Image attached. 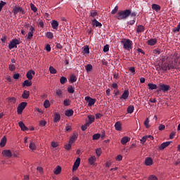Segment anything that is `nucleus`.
I'll list each match as a JSON object with an SVG mask.
<instances>
[{
  "mask_svg": "<svg viewBox=\"0 0 180 180\" xmlns=\"http://www.w3.org/2000/svg\"><path fill=\"white\" fill-rule=\"evenodd\" d=\"M131 13V11L130 10H124V11H121L118 12L116 15L117 19L118 20H122V19H126V18H129Z\"/></svg>",
  "mask_w": 180,
  "mask_h": 180,
  "instance_id": "nucleus-1",
  "label": "nucleus"
},
{
  "mask_svg": "<svg viewBox=\"0 0 180 180\" xmlns=\"http://www.w3.org/2000/svg\"><path fill=\"white\" fill-rule=\"evenodd\" d=\"M121 43L123 45V48L125 49V50H130L131 49V46H133V41L127 39H122Z\"/></svg>",
  "mask_w": 180,
  "mask_h": 180,
  "instance_id": "nucleus-2",
  "label": "nucleus"
},
{
  "mask_svg": "<svg viewBox=\"0 0 180 180\" xmlns=\"http://www.w3.org/2000/svg\"><path fill=\"white\" fill-rule=\"evenodd\" d=\"M171 87L169 86V85L164 84L162 83H160L159 86H158V89L157 90V92H160V91H162V92H168V90Z\"/></svg>",
  "mask_w": 180,
  "mask_h": 180,
  "instance_id": "nucleus-3",
  "label": "nucleus"
},
{
  "mask_svg": "<svg viewBox=\"0 0 180 180\" xmlns=\"http://www.w3.org/2000/svg\"><path fill=\"white\" fill-rule=\"evenodd\" d=\"M27 106V103L26 102H22L20 103L17 108V112L18 115H22L23 112V110H25V108Z\"/></svg>",
  "mask_w": 180,
  "mask_h": 180,
  "instance_id": "nucleus-4",
  "label": "nucleus"
},
{
  "mask_svg": "<svg viewBox=\"0 0 180 180\" xmlns=\"http://www.w3.org/2000/svg\"><path fill=\"white\" fill-rule=\"evenodd\" d=\"M19 40L18 39H13L8 44V49L12 50V49H18V44H20Z\"/></svg>",
  "mask_w": 180,
  "mask_h": 180,
  "instance_id": "nucleus-5",
  "label": "nucleus"
},
{
  "mask_svg": "<svg viewBox=\"0 0 180 180\" xmlns=\"http://www.w3.org/2000/svg\"><path fill=\"white\" fill-rule=\"evenodd\" d=\"M20 13L22 15H25V10H23V8H22V7H19V6H15L14 8L13 9V13H14V15H18V13Z\"/></svg>",
  "mask_w": 180,
  "mask_h": 180,
  "instance_id": "nucleus-6",
  "label": "nucleus"
},
{
  "mask_svg": "<svg viewBox=\"0 0 180 180\" xmlns=\"http://www.w3.org/2000/svg\"><path fill=\"white\" fill-rule=\"evenodd\" d=\"M84 99L87 101L88 106L89 107L94 106V105H95V103L96 102V99L92 98L90 96H86Z\"/></svg>",
  "mask_w": 180,
  "mask_h": 180,
  "instance_id": "nucleus-7",
  "label": "nucleus"
},
{
  "mask_svg": "<svg viewBox=\"0 0 180 180\" xmlns=\"http://www.w3.org/2000/svg\"><path fill=\"white\" fill-rule=\"evenodd\" d=\"M81 164V158H77L73 165L72 167V171H77L78 169V167H79V165Z\"/></svg>",
  "mask_w": 180,
  "mask_h": 180,
  "instance_id": "nucleus-8",
  "label": "nucleus"
},
{
  "mask_svg": "<svg viewBox=\"0 0 180 180\" xmlns=\"http://www.w3.org/2000/svg\"><path fill=\"white\" fill-rule=\"evenodd\" d=\"M2 155L6 158H11L12 157V151L11 150H4L2 151Z\"/></svg>",
  "mask_w": 180,
  "mask_h": 180,
  "instance_id": "nucleus-9",
  "label": "nucleus"
},
{
  "mask_svg": "<svg viewBox=\"0 0 180 180\" xmlns=\"http://www.w3.org/2000/svg\"><path fill=\"white\" fill-rule=\"evenodd\" d=\"M167 64H168L167 65L168 70H174V68H176V69L179 68V66H178L176 64L174 65V61L167 62Z\"/></svg>",
  "mask_w": 180,
  "mask_h": 180,
  "instance_id": "nucleus-10",
  "label": "nucleus"
},
{
  "mask_svg": "<svg viewBox=\"0 0 180 180\" xmlns=\"http://www.w3.org/2000/svg\"><path fill=\"white\" fill-rule=\"evenodd\" d=\"M34 74H36V72L32 70H29L26 74L27 79H29V81H32V79H33V75H34Z\"/></svg>",
  "mask_w": 180,
  "mask_h": 180,
  "instance_id": "nucleus-11",
  "label": "nucleus"
},
{
  "mask_svg": "<svg viewBox=\"0 0 180 180\" xmlns=\"http://www.w3.org/2000/svg\"><path fill=\"white\" fill-rule=\"evenodd\" d=\"M127 98H129V90H125L121 97H120V99L126 102V101H127Z\"/></svg>",
  "mask_w": 180,
  "mask_h": 180,
  "instance_id": "nucleus-12",
  "label": "nucleus"
},
{
  "mask_svg": "<svg viewBox=\"0 0 180 180\" xmlns=\"http://www.w3.org/2000/svg\"><path fill=\"white\" fill-rule=\"evenodd\" d=\"M30 32H28V35H27V40H32V37H33V34L34 33V27L31 26L30 28Z\"/></svg>",
  "mask_w": 180,
  "mask_h": 180,
  "instance_id": "nucleus-13",
  "label": "nucleus"
},
{
  "mask_svg": "<svg viewBox=\"0 0 180 180\" xmlns=\"http://www.w3.org/2000/svg\"><path fill=\"white\" fill-rule=\"evenodd\" d=\"M159 70H162V71H167L168 70V63H161L158 64Z\"/></svg>",
  "mask_w": 180,
  "mask_h": 180,
  "instance_id": "nucleus-14",
  "label": "nucleus"
},
{
  "mask_svg": "<svg viewBox=\"0 0 180 180\" xmlns=\"http://www.w3.org/2000/svg\"><path fill=\"white\" fill-rule=\"evenodd\" d=\"M172 143V141H167L162 143L160 146H159V150H164L168 147Z\"/></svg>",
  "mask_w": 180,
  "mask_h": 180,
  "instance_id": "nucleus-15",
  "label": "nucleus"
},
{
  "mask_svg": "<svg viewBox=\"0 0 180 180\" xmlns=\"http://www.w3.org/2000/svg\"><path fill=\"white\" fill-rule=\"evenodd\" d=\"M88 162L89 165H95V162H96V157L91 156L88 159Z\"/></svg>",
  "mask_w": 180,
  "mask_h": 180,
  "instance_id": "nucleus-16",
  "label": "nucleus"
},
{
  "mask_svg": "<svg viewBox=\"0 0 180 180\" xmlns=\"http://www.w3.org/2000/svg\"><path fill=\"white\" fill-rule=\"evenodd\" d=\"M88 119L89 122H87L86 124L91 126V124L95 122V116L91 115H88Z\"/></svg>",
  "mask_w": 180,
  "mask_h": 180,
  "instance_id": "nucleus-17",
  "label": "nucleus"
},
{
  "mask_svg": "<svg viewBox=\"0 0 180 180\" xmlns=\"http://www.w3.org/2000/svg\"><path fill=\"white\" fill-rule=\"evenodd\" d=\"M92 25L93 26H96V27H102V23L99 22L96 19L92 20Z\"/></svg>",
  "mask_w": 180,
  "mask_h": 180,
  "instance_id": "nucleus-18",
  "label": "nucleus"
},
{
  "mask_svg": "<svg viewBox=\"0 0 180 180\" xmlns=\"http://www.w3.org/2000/svg\"><path fill=\"white\" fill-rule=\"evenodd\" d=\"M18 124H19V127H20L21 130H22V131H27V130H29V128H27L26 127V125H25L23 122H20L18 123Z\"/></svg>",
  "mask_w": 180,
  "mask_h": 180,
  "instance_id": "nucleus-19",
  "label": "nucleus"
},
{
  "mask_svg": "<svg viewBox=\"0 0 180 180\" xmlns=\"http://www.w3.org/2000/svg\"><path fill=\"white\" fill-rule=\"evenodd\" d=\"M30 96V93L27 90H25L22 94V99H28Z\"/></svg>",
  "mask_w": 180,
  "mask_h": 180,
  "instance_id": "nucleus-20",
  "label": "nucleus"
},
{
  "mask_svg": "<svg viewBox=\"0 0 180 180\" xmlns=\"http://www.w3.org/2000/svg\"><path fill=\"white\" fill-rule=\"evenodd\" d=\"M78 139V135L74 134L70 139L69 143H74L75 141H77V139Z\"/></svg>",
  "mask_w": 180,
  "mask_h": 180,
  "instance_id": "nucleus-21",
  "label": "nucleus"
},
{
  "mask_svg": "<svg viewBox=\"0 0 180 180\" xmlns=\"http://www.w3.org/2000/svg\"><path fill=\"white\" fill-rule=\"evenodd\" d=\"M51 26L53 29L57 30V29H58V22L56 20H53L51 22Z\"/></svg>",
  "mask_w": 180,
  "mask_h": 180,
  "instance_id": "nucleus-22",
  "label": "nucleus"
},
{
  "mask_svg": "<svg viewBox=\"0 0 180 180\" xmlns=\"http://www.w3.org/2000/svg\"><path fill=\"white\" fill-rule=\"evenodd\" d=\"M129 141H130V138H129L128 136H124L121 139V143L123 146H124L127 143H129Z\"/></svg>",
  "mask_w": 180,
  "mask_h": 180,
  "instance_id": "nucleus-23",
  "label": "nucleus"
},
{
  "mask_svg": "<svg viewBox=\"0 0 180 180\" xmlns=\"http://www.w3.org/2000/svg\"><path fill=\"white\" fill-rule=\"evenodd\" d=\"M152 9L156 12H160L161 11V6L158 4H153Z\"/></svg>",
  "mask_w": 180,
  "mask_h": 180,
  "instance_id": "nucleus-24",
  "label": "nucleus"
},
{
  "mask_svg": "<svg viewBox=\"0 0 180 180\" xmlns=\"http://www.w3.org/2000/svg\"><path fill=\"white\" fill-rule=\"evenodd\" d=\"M115 130H117V131H122V123L120 122H117L115 124Z\"/></svg>",
  "mask_w": 180,
  "mask_h": 180,
  "instance_id": "nucleus-25",
  "label": "nucleus"
},
{
  "mask_svg": "<svg viewBox=\"0 0 180 180\" xmlns=\"http://www.w3.org/2000/svg\"><path fill=\"white\" fill-rule=\"evenodd\" d=\"M148 46H155L157 44V39H150L148 41Z\"/></svg>",
  "mask_w": 180,
  "mask_h": 180,
  "instance_id": "nucleus-26",
  "label": "nucleus"
},
{
  "mask_svg": "<svg viewBox=\"0 0 180 180\" xmlns=\"http://www.w3.org/2000/svg\"><path fill=\"white\" fill-rule=\"evenodd\" d=\"M65 116H68V117H70L74 115V110L72 109L67 110L65 112Z\"/></svg>",
  "mask_w": 180,
  "mask_h": 180,
  "instance_id": "nucleus-27",
  "label": "nucleus"
},
{
  "mask_svg": "<svg viewBox=\"0 0 180 180\" xmlns=\"http://www.w3.org/2000/svg\"><path fill=\"white\" fill-rule=\"evenodd\" d=\"M145 28L143 25H138L136 27V33H143L144 32Z\"/></svg>",
  "mask_w": 180,
  "mask_h": 180,
  "instance_id": "nucleus-28",
  "label": "nucleus"
},
{
  "mask_svg": "<svg viewBox=\"0 0 180 180\" xmlns=\"http://www.w3.org/2000/svg\"><path fill=\"white\" fill-rule=\"evenodd\" d=\"M145 164L146 165H148V166L153 165V159L151 158H147L145 160Z\"/></svg>",
  "mask_w": 180,
  "mask_h": 180,
  "instance_id": "nucleus-29",
  "label": "nucleus"
},
{
  "mask_svg": "<svg viewBox=\"0 0 180 180\" xmlns=\"http://www.w3.org/2000/svg\"><path fill=\"white\" fill-rule=\"evenodd\" d=\"M148 89H150V91H153V89H157L158 87L157 86V84H154L153 83L148 84Z\"/></svg>",
  "mask_w": 180,
  "mask_h": 180,
  "instance_id": "nucleus-30",
  "label": "nucleus"
},
{
  "mask_svg": "<svg viewBox=\"0 0 180 180\" xmlns=\"http://www.w3.org/2000/svg\"><path fill=\"white\" fill-rule=\"evenodd\" d=\"M60 119H61V115H60V114L56 113L54 115L53 121H54L55 123H57V122H60Z\"/></svg>",
  "mask_w": 180,
  "mask_h": 180,
  "instance_id": "nucleus-31",
  "label": "nucleus"
},
{
  "mask_svg": "<svg viewBox=\"0 0 180 180\" xmlns=\"http://www.w3.org/2000/svg\"><path fill=\"white\" fill-rule=\"evenodd\" d=\"M7 101H8V103H12L13 105L16 103V98H15V97H8L7 98Z\"/></svg>",
  "mask_w": 180,
  "mask_h": 180,
  "instance_id": "nucleus-32",
  "label": "nucleus"
},
{
  "mask_svg": "<svg viewBox=\"0 0 180 180\" xmlns=\"http://www.w3.org/2000/svg\"><path fill=\"white\" fill-rule=\"evenodd\" d=\"M6 145V136H4L0 142V147H4Z\"/></svg>",
  "mask_w": 180,
  "mask_h": 180,
  "instance_id": "nucleus-33",
  "label": "nucleus"
},
{
  "mask_svg": "<svg viewBox=\"0 0 180 180\" xmlns=\"http://www.w3.org/2000/svg\"><path fill=\"white\" fill-rule=\"evenodd\" d=\"M54 174L55 175H59V174L61 173V167L58 166L55 169H54Z\"/></svg>",
  "mask_w": 180,
  "mask_h": 180,
  "instance_id": "nucleus-34",
  "label": "nucleus"
},
{
  "mask_svg": "<svg viewBox=\"0 0 180 180\" xmlns=\"http://www.w3.org/2000/svg\"><path fill=\"white\" fill-rule=\"evenodd\" d=\"M127 113H133L134 112V106L129 105L127 110Z\"/></svg>",
  "mask_w": 180,
  "mask_h": 180,
  "instance_id": "nucleus-35",
  "label": "nucleus"
},
{
  "mask_svg": "<svg viewBox=\"0 0 180 180\" xmlns=\"http://www.w3.org/2000/svg\"><path fill=\"white\" fill-rule=\"evenodd\" d=\"M92 65L91 64H88L87 65L85 66V70L86 71V72H91V71H92Z\"/></svg>",
  "mask_w": 180,
  "mask_h": 180,
  "instance_id": "nucleus-36",
  "label": "nucleus"
},
{
  "mask_svg": "<svg viewBox=\"0 0 180 180\" xmlns=\"http://www.w3.org/2000/svg\"><path fill=\"white\" fill-rule=\"evenodd\" d=\"M22 86H32V82L28 80H25L23 83H22Z\"/></svg>",
  "mask_w": 180,
  "mask_h": 180,
  "instance_id": "nucleus-37",
  "label": "nucleus"
},
{
  "mask_svg": "<svg viewBox=\"0 0 180 180\" xmlns=\"http://www.w3.org/2000/svg\"><path fill=\"white\" fill-rule=\"evenodd\" d=\"M29 148H30V150H36V144L34 143V142H33V141H30Z\"/></svg>",
  "mask_w": 180,
  "mask_h": 180,
  "instance_id": "nucleus-38",
  "label": "nucleus"
},
{
  "mask_svg": "<svg viewBox=\"0 0 180 180\" xmlns=\"http://www.w3.org/2000/svg\"><path fill=\"white\" fill-rule=\"evenodd\" d=\"M144 126L146 127V129H150V119H146L144 122Z\"/></svg>",
  "mask_w": 180,
  "mask_h": 180,
  "instance_id": "nucleus-39",
  "label": "nucleus"
},
{
  "mask_svg": "<svg viewBox=\"0 0 180 180\" xmlns=\"http://www.w3.org/2000/svg\"><path fill=\"white\" fill-rule=\"evenodd\" d=\"M44 106L45 109L50 108V101L49 100H45L44 102Z\"/></svg>",
  "mask_w": 180,
  "mask_h": 180,
  "instance_id": "nucleus-40",
  "label": "nucleus"
},
{
  "mask_svg": "<svg viewBox=\"0 0 180 180\" xmlns=\"http://www.w3.org/2000/svg\"><path fill=\"white\" fill-rule=\"evenodd\" d=\"M49 72L51 74H57V70H56L53 66L49 67Z\"/></svg>",
  "mask_w": 180,
  "mask_h": 180,
  "instance_id": "nucleus-41",
  "label": "nucleus"
},
{
  "mask_svg": "<svg viewBox=\"0 0 180 180\" xmlns=\"http://www.w3.org/2000/svg\"><path fill=\"white\" fill-rule=\"evenodd\" d=\"M68 92L69 94H74V92H75V89L74 87H72V86H69L68 88Z\"/></svg>",
  "mask_w": 180,
  "mask_h": 180,
  "instance_id": "nucleus-42",
  "label": "nucleus"
},
{
  "mask_svg": "<svg viewBox=\"0 0 180 180\" xmlns=\"http://www.w3.org/2000/svg\"><path fill=\"white\" fill-rule=\"evenodd\" d=\"M60 84H62V85H64V84H65V82H67V77H61L60 79Z\"/></svg>",
  "mask_w": 180,
  "mask_h": 180,
  "instance_id": "nucleus-43",
  "label": "nucleus"
},
{
  "mask_svg": "<svg viewBox=\"0 0 180 180\" xmlns=\"http://www.w3.org/2000/svg\"><path fill=\"white\" fill-rule=\"evenodd\" d=\"M70 104H71V101H70V99L64 100L63 101L64 106H70Z\"/></svg>",
  "mask_w": 180,
  "mask_h": 180,
  "instance_id": "nucleus-44",
  "label": "nucleus"
},
{
  "mask_svg": "<svg viewBox=\"0 0 180 180\" xmlns=\"http://www.w3.org/2000/svg\"><path fill=\"white\" fill-rule=\"evenodd\" d=\"M30 8L31 10L33 11V12H37V7H36V6H34V4H33L32 3L30 4Z\"/></svg>",
  "mask_w": 180,
  "mask_h": 180,
  "instance_id": "nucleus-45",
  "label": "nucleus"
},
{
  "mask_svg": "<svg viewBox=\"0 0 180 180\" xmlns=\"http://www.w3.org/2000/svg\"><path fill=\"white\" fill-rule=\"evenodd\" d=\"M96 154L97 157H101V155L102 154V150L101 148L96 149Z\"/></svg>",
  "mask_w": 180,
  "mask_h": 180,
  "instance_id": "nucleus-46",
  "label": "nucleus"
},
{
  "mask_svg": "<svg viewBox=\"0 0 180 180\" xmlns=\"http://www.w3.org/2000/svg\"><path fill=\"white\" fill-rule=\"evenodd\" d=\"M148 180H158V178L155 175L151 174L148 176Z\"/></svg>",
  "mask_w": 180,
  "mask_h": 180,
  "instance_id": "nucleus-47",
  "label": "nucleus"
},
{
  "mask_svg": "<svg viewBox=\"0 0 180 180\" xmlns=\"http://www.w3.org/2000/svg\"><path fill=\"white\" fill-rule=\"evenodd\" d=\"M101 139V134H95L93 135V140H99Z\"/></svg>",
  "mask_w": 180,
  "mask_h": 180,
  "instance_id": "nucleus-48",
  "label": "nucleus"
},
{
  "mask_svg": "<svg viewBox=\"0 0 180 180\" xmlns=\"http://www.w3.org/2000/svg\"><path fill=\"white\" fill-rule=\"evenodd\" d=\"M129 71H130V72H131V74H133V75H134L136 74V68H134V67L129 68Z\"/></svg>",
  "mask_w": 180,
  "mask_h": 180,
  "instance_id": "nucleus-49",
  "label": "nucleus"
},
{
  "mask_svg": "<svg viewBox=\"0 0 180 180\" xmlns=\"http://www.w3.org/2000/svg\"><path fill=\"white\" fill-rule=\"evenodd\" d=\"M87 127H89V124H87V122H86V123L84 124V125H82V130L83 131H85V130H86Z\"/></svg>",
  "mask_w": 180,
  "mask_h": 180,
  "instance_id": "nucleus-50",
  "label": "nucleus"
},
{
  "mask_svg": "<svg viewBox=\"0 0 180 180\" xmlns=\"http://www.w3.org/2000/svg\"><path fill=\"white\" fill-rule=\"evenodd\" d=\"M56 95L59 96V98H61V96L63 95V91L58 89V90H56Z\"/></svg>",
  "mask_w": 180,
  "mask_h": 180,
  "instance_id": "nucleus-51",
  "label": "nucleus"
},
{
  "mask_svg": "<svg viewBox=\"0 0 180 180\" xmlns=\"http://www.w3.org/2000/svg\"><path fill=\"white\" fill-rule=\"evenodd\" d=\"M147 139H148V136H144L141 139V144H144L146 141H147Z\"/></svg>",
  "mask_w": 180,
  "mask_h": 180,
  "instance_id": "nucleus-52",
  "label": "nucleus"
},
{
  "mask_svg": "<svg viewBox=\"0 0 180 180\" xmlns=\"http://www.w3.org/2000/svg\"><path fill=\"white\" fill-rule=\"evenodd\" d=\"M90 15L92 17V18H95V16H98V12L95 11H91L90 13Z\"/></svg>",
  "mask_w": 180,
  "mask_h": 180,
  "instance_id": "nucleus-53",
  "label": "nucleus"
},
{
  "mask_svg": "<svg viewBox=\"0 0 180 180\" xmlns=\"http://www.w3.org/2000/svg\"><path fill=\"white\" fill-rule=\"evenodd\" d=\"M6 5V2L1 1L0 2V12L1 11H2V8H4V6H5Z\"/></svg>",
  "mask_w": 180,
  "mask_h": 180,
  "instance_id": "nucleus-54",
  "label": "nucleus"
},
{
  "mask_svg": "<svg viewBox=\"0 0 180 180\" xmlns=\"http://www.w3.org/2000/svg\"><path fill=\"white\" fill-rule=\"evenodd\" d=\"M179 30H180V22L178 24L177 27L174 28L173 32H174V33H178V32H179Z\"/></svg>",
  "mask_w": 180,
  "mask_h": 180,
  "instance_id": "nucleus-55",
  "label": "nucleus"
},
{
  "mask_svg": "<svg viewBox=\"0 0 180 180\" xmlns=\"http://www.w3.org/2000/svg\"><path fill=\"white\" fill-rule=\"evenodd\" d=\"M83 51L84 54H89V46H85Z\"/></svg>",
  "mask_w": 180,
  "mask_h": 180,
  "instance_id": "nucleus-56",
  "label": "nucleus"
},
{
  "mask_svg": "<svg viewBox=\"0 0 180 180\" xmlns=\"http://www.w3.org/2000/svg\"><path fill=\"white\" fill-rule=\"evenodd\" d=\"M46 37L48 39H53V32H48L46 33Z\"/></svg>",
  "mask_w": 180,
  "mask_h": 180,
  "instance_id": "nucleus-57",
  "label": "nucleus"
},
{
  "mask_svg": "<svg viewBox=\"0 0 180 180\" xmlns=\"http://www.w3.org/2000/svg\"><path fill=\"white\" fill-rule=\"evenodd\" d=\"M119 11V7L116 6L115 8L111 11L112 15H115Z\"/></svg>",
  "mask_w": 180,
  "mask_h": 180,
  "instance_id": "nucleus-58",
  "label": "nucleus"
},
{
  "mask_svg": "<svg viewBox=\"0 0 180 180\" xmlns=\"http://www.w3.org/2000/svg\"><path fill=\"white\" fill-rule=\"evenodd\" d=\"M72 146V143H70V142L68 143V144H66L65 146V150H70Z\"/></svg>",
  "mask_w": 180,
  "mask_h": 180,
  "instance_id": "nucleus-59",
  "label": "nucleus"
},
{
  "mask_svg": "<svg viewBox=\"0 0 180 180\" xmlns=\"http://www.w3.org/2000/svg\"><path fill=\"white\" fill-rule=\"evenodd\" d=\"M77 81V77L75 75L70 76V82H75Z\"/></svg>",
  "mask_w": 180,
  "mask_h": 180,
  "instance_id": "nucleus-60",
  "label": "nucleus"
},
{
  "mask_svg": "<svg viewBox=\"0 0 180 180\" xmlns=\"http://www.w3.org/2000/svg\"><path fill=\"white\" fill-rule=\"evenodd\" d=\"M9 70L10 71H15V70H16V67L13 64L9 65Z\"/></svg>",
  "mask_w": 180,
  "mask_h": 180,
  "instance_id": "nucleus-61",
  "label": "nucleus"
},
{
  "mask_svg": "<svg viewBox=\"0 0 180 180\" xmlns=\"http://www.w3.org/2000/svg\"><path fill=\"white\" fill-rule=\"evenodd\" d=\"M38 26H40V27H44V22H43V20H39L38 21Z\"/></svg>",
  "mask_w": 180,
  "mask_h": 180,
  "instance_id": "nucleus-62",
  "label": "nucleus"
},
{
  "mask_svg": "<svg viewBox=\"0 0 180 180\" xmlns=\"http://www.w3.org/2000/svg\"><path fill=\"white\" fill-rule=\"evenodd\" d=\"M103 51L104 53H108V51H109V45L106 44L105 46H104Z\"/></svg>",
  "mask_w": 180,
  "mask_h": 180,
  "instance_id": "nucleus-63",
  "label": "nucleus"
},
{
  "mask_svg": "<svg viewBox=\"0 0 180 180\" xmlns=\"http://www.w3.org/2000/svg\"><path fill=\"white\" fill-rule=\"evenodd\" d=\"M158 129H159L160 131L165 130V125H164V124H160L159 125Z\"/></svg>",
  "mask_w": 180,
  "mask_h": 180,
  "instance_id": "nucleus-64",
  "label": "nucleus"
}]
</instances>
